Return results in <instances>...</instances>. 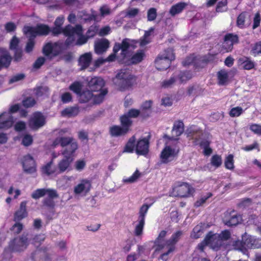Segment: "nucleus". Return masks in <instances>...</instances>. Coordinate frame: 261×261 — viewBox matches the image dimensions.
Masks as SVG:
<instances>
[{
	"label": "nucleus",
	"mask_w": 261,
	"mask_h": 261,
	"mask_svg": "<svg viewBox=\"0 0 261 261\" xmlns=\"http://www.w3.org/2000/svg\"><path fill=\"white\" fill-rule=\"evenodd\" d=\"M227 5V0H220L217 4L216 11L217 12H222L224 11V8Z\"/></svg>",
	"instance_id": "obj_57"
},
{
	"label": "nucleus",
	"mask_w": 261,
	"mask_h": 261,
	"mask_svg": "<svg viewBox=\"0 0 261 261\" xmlns=\"http://www.w3.org/2000/svg\"><path fill=\"white\" fill-rule=\"evenodd\" d=\"M60 144L63 147L67 146L64 151H68L69 152L74 153V152L77 149V145L76 143L70 138H57L53 144L54 147Z\"/></svg>",
	"instance_id": "obj_14"
},
{
	"label": "nucleus",
	"mask_w": 261,
	"mask_h": 261,
	"mask_svg": "<svg viewBox=\"0 0 261 261\" xmlns=\"http://www.w3.org/2000/svg\"><path fill=\"white\" fill-rule=\"evenodd\" d=\"M243 112V110L241 107H236L230 110L229 115L231 117H236L240 116Z\"/></svg>",
	"instance_id": "obj_48"
},
{
	"label": "nucleus",
	"mask_w": 261,
	"mask_h": 261,
	"mask_svg": "<svg viewBox=\"0 0 261 261\" xmlns=\"http://www.w3.org/2000/svg\"><path fill=\"white\" fill-rule=\"evenodd\" d=\"M63 158L58 162L57 169L59 174L71 170V164L73 161V153L68 151H64L62 152Z\"/></svg>",
	"instance_id": "obj_9"
},
{
	"label": "nucleus",
	"mask_w": 261,
	"mask_h": 261,
	"mask_svg": "<svg viewBox=\"0 0 261 261\" xmlns=\"http://www.w3.org/2000/svg\"><path fill=\"white\" fill-rule=\"evenodd\" d=\"M98 29L96 25H91L86 32V35L89 38H92L95 36L98 32Z\"/></svg>",
	"instance_id": "obj_58"
},
{
	"label": "nucleus",
	"mask_w": 261,
	"mask_h": 261,
	"mask_svg": "<svg viewBox=\"0 0 261 261\" xmlns=\"http://www.w3.org/2000/svg\"><path fill=\"white\" fill-rule=\"evenodd\" d=\"M42 172L47 175H57L59 172L57 168H55L53 164V162L50 161L45 165L42 168Z\"/></svg>",
	"instance_id": "obj_32"
},
{
	"label": "nucleus",
	"mask_w": 261,
	"mask_h": 261,
	"mask_svg": "<svg viewBox=\"0 0 261 261\" xmlns=\"http://www.w3.org/2000/svg\"><path fill=\"white\" fill-rule=\"evenodd\" d=\"M22 165L24 172L33 173L36 172V163L33 158L30 154L24 156L22 159Z\"/></svg>",
	"instance_id": "obj_19"
},
{
	"label": "nucleus",
	"mask_w": 261,
	"mask_h": 261,
	"mask_svg": "<svg viewBox=\"0 0 261 261\" xmlns=\"http://www.w3.org/2000/svg\"><path fill=\"white\" fill-rule=\"evenodd\" d=\"M24 74L23 73H18L12 76L10 80L9 83L13 84L22 80L24 78Z\"/></svg>",
	"instance_id": "obj_60"
},
{
	"label": "nucleus",
	"mask_w": 261,
	"mask_h": 261,
	"mask_svg": "<svg viewBox=\"0 0 261 261\" xmlns=\"http://www.w3.org/2000/svg\"><path fill=\"white\" fill-rule=\"evenodd\" d=\"M145 57V51L143 49H139L127 61V64L128 65L137 64L141 62Z\"/></svg>",
	"instance_id": "obj_22"
},
{
	"label": "nucleus",
	"mask_w": 261,
	"mask_h": 261,
	"mask_svg": "<svg viewBox=\"0 0 261 261\" xmlns=\"http://www.w3.org/2000/svg\"><path fill=\"white\" fill-rule=\"evenodd\" d=\"M239 42V37L238 35L231 33H227L224 36L222 50L226 53L231 51L233 45L238 44Z\"/></svg>",
	"instance_id": "obj_12"
},
{
	"label": "nucleus",
	"mask_w": 261,
	"mask_h": 261,
	"mask_svg": "<svg viewBox=\"0 0 261 261\" xmlns=\"http://www.w3.org/2000/svg\"><path fill=\"white\" fill-rule=\"evenodd\" d=\"M50 29L46 25L39 24L36 27H24L23 32L28 37L30 38L27 44L25 51L31 52L34 47V41L32 38H35L37 35H46L49 32Z\"/></svg>",
	"instance_id": "obj_3"
},
{
	"label": "nucleus",
	"mask_w": 261,
	"mask_h": 261,
	"mask_svg": "<svg viewBox=\"0 0 261 261\" xmlns=\"http://www.w3.org/2000/svg\"><path fill=\"white\" fill-rule=\"evenodd\" d=\"M167 234V231L165 230H162L158 238L155 239L154 241V244L156 246H157L158 249H162L164 247V245L161 244V242L163 241L164 238L166 237Z\"/></svg>",
	"instance_id": "obj_38"
},
{
	"label": "nucleus",
	"mask_w": 261,
	"mask_h": 261,
	"mask_svg": "<svg viewBox=\"0 0 261 261\" xmlns=\"http://www.w3.org/2000/svg\"><path fill=\"white\" fill-rule=\"evenodd\" d=\"M205 241L206 244H209V246L214 250L218 251L222 247L224 249L227 248V245L223 243L220 240L218 233H214L212 231H210L205 237Z\"/></svg>",
	"instance_id": "obj_10"
},
{
	"label": "nucleus",
	"mask_w": 261,
	"mask_h": 261,
	"mask_svg": "<svg viewBox=\"0 0 261 261\" xmlns=\"http://www.w3.org/2000/svg\"><path fill=\"white\" fill-rule=\"evenodd\" d=\"M61 98L63 103H66L71 101L72 96L69 92H65L61 95Z\"/></svg>",
	"instance_id": "obj_62"
},
{
	"label": "nucleus",
	"mask_w": 261,
	"mask_h": 261,
	"mask_svg": "<svg viewBox=\"0 0 261 261\" xmlns=\"http://www.w3.org/2000/svg\"><path fill=\"white\" fill-rule=\"evenodd\" d=\"M116 84L121 91L130 88L135 81V76L127 69H122L116 75Z\"/></svg>",
	"instance_id": "obj_5"
},
{
	"label": "nucleus",
	"mask_w": 261,
	"mask_h": 261,
	"mask_svg": "<svg viewBox=\"0 0 261 261\" xmlns=\"http://www.w3.org/2000/svg\"><path fill=\"white\" fill-rule=\"evenodd\" d=\"M121 125H114L109 128V133L112 137H120L126 135L130 130V123L126 118H119Z\"/></svg>",
	"instance_id": "obj_8"
},
{
	"label": "nucleus",
	"mask_w": 261,
	"mask_h": 261,
	"mask_svg": "<svg viewBox=\"0 0 261 261\" xmlns=\"http://www.w3.org/2000/svg\"><path fill=\"white\" fill-rule=\"evenodd\" d=\"M106 62V60L102 58H98L94 61L93 67H90L91 70H95L97 68L99 67L101 65Z\"/></svg>",
	"instance_id": "obj_64"
},
{
	"label": "nucleus",
	"mask_w": 261,
	"mask_h": 261,
	"mask_svg": "<svg viewBox=\"0 0 261 261\" xmlns=\"http://www.w3.org/2000/svg\"><path fill=\"white\" fill-rule=\"evenodd\" d=\"M218 83L223 85L226 83L228 79V73L224 70H221L217 73Z\"/></svg>",
	"instance_id": "obj_36"
},
{
	"label": "nucleus",
	"mask_w": 261,
	"mask_h": 261,
	"mask_svg": "<svg viewBox=\"0 0 261 261\" xmlns=\"http://www.w3.org/2000/svg\"><path fill=\"white\" fill-rule=\"evenodd\" d=\"M69 89L77 95L80 96L82 91V84L80 82H74L70 86Z\"/></svg>",
	"instance_id": "obj_47"
},
{
	"label": "nucleus",
	"mask_w": 261,
	"mask_h": 261,
	"mask_svg": "<svg viewBox=\"0 0 261 261\" xmlns=\"http://www.w3.org/2000/svg\"><path fill=\"white\" fill-rule=\"evenodd\" d=\"M88 85L90 90H83V110L85 111L102 102L108 92L107 88H103L105 82L100 77H92Z\"/></svg>",
	"instance_id": "obj_1"
},
{
	"label": "nucleus",
	"mask_w": 261,
	"mask_h": 261,
	"mask_svg": "<svg viewBox=\"0 0 261 261\" xmlns=\"http://www.w3.org/2000/svg\"><path fill=\"white\" fill-rule=\"evenodd\" d=\"M177 77L181 83L186 82L192 77V73L190 71H180Z\"/></svg>",
	"instance_id": "obj_37"
},
{
	"label": "nucleus",
	"mask_w": 261,
	"mask_h": 261,
	"mask_svg": "<svg viewBox=\"0 0 261 261\" xmlns=\"http://www.w3.org/2000/svg\"><path fill=\"white\" fill-rule=\"evenodd\" d=\"M91 181L83 179V196L85 195L89 192L91 188Z\"/></svg>",
	"instance_id": "obj_54"
},
{
	"label": "nucleus",
	"mask_w": 261,
	"mask_h": 261,
	"mask_svg": "<svg viewBox=\"0 0 261 261\" xmlns=\"http://www.w3.org/2000/svg\"><path fill=\"white\" fill-rule=\"evenodd\" d=\"M147 20L152 21L154 20L157 16L156 9L154 8H150L147 11Z\"/></svg>",
	"instance_id": "obj_50"
},
{
	"label": "nucleus",
	"mask_w": 261,
	"mask_h": 261,
	"mask_svg": "<svg viewBox=\"0 0 261 261\" xmlns=\"http://www.w3.org/2000/svg\"><path fill=\"white\" fill-rule=\"evenodd\" d=\"M110 46V42L107 39H102L95 44V52L100 55L106 52Z\"/></svg>",
	"instance_id": "obj_23"
},
{
	"label": "nucleus",
	"mask_w": 261,
	"mask_h": 261,
	"mask_svg": "<svg viewBox=\"0 0 261 261\" xmlns=\"http://www.w3.org/2000/svg\"><path fill=\"white\" fill-rule=\"evenodd\" d=\"M61 50L62 46L58 43H48L44 46L43 49L44 54L50 58L58 55Z\"/></svg>",
	"instance_id": "obj_18"
},
{
	"label": "nucleus",
	"mask_w": 261,
	"mask_h": 261,
	"mask_svg": "<svg viewBox=\"0 0 261 261\" xmlns=\"http://www.w3.org/2000/svg\"><path fill=\"white\" fill-rule=\"evenodd\" d=\"M249 129L254 134L261 136V125L252 123L250 125Z\"/></svg>",
	"instance_id": "obj_56"
},
{
	"label": "nucleus",
	"mask_w": 261,
	"mask_h": 261,
	"mask_svg": "<svg viewBox=\"0 0 261 261\" xmlns=\"http://www.w3.org/2000/svg\"><path fill=\"white\" fill-rule=\"evenodd\" d=\"M19 43V40L16 37H13L10 42V47L11 50H15V59L16 61H19L21 57L22 53L18 48V45Z\"/></svg>",
	"instance_id": "obj_29"
},
{
	"label": "nucleus",
	"mask_w": 261,
	"mask_h": 261,
	"mask_svg": "<svg viewBox=\"0 0 261 261\" xmlns=\"http://www.w3.org/2000/svg\"><path fill=\"white\" fill-rule=\"evenodd\" d=\"M79 113V110L77 107H70L63 110L61 114L63 116L72 117L76 116Z\"/></svg>",
	"instance_id": "obj_34"
},
{
	"label": "nucleus",
	"mask_w": 261,
	"mask_h": 261,
	"mask_svg": "<svg viewBox=\"0 0 261 261\" xmlns=\"http://www.w3.org/2000/svg\"><path fill=\"white\" fill-rule=\"evenodd\" d=\"M64 17L62 16L57 17L55 21V27L51 30L53 34L58 35L63 33L67 37L66 44L67 45L75 44L81 45L82 44V26L76 25L73 27L67 25L65 28H62L64 22Z\"/></svg>",
	"instance_id": "obj_2"
},
{
	"label": "nucleus",
	"mask_w": 261,
	"mask_h": 261,
	"mask_svg": "<svg viewBox=\"0 0 261 261\" xmlns=\"http://www.w3.org/2000/svg\"><path fill=\"white\" fill-rule=\"evenodd\" d=\"M130 46L129 40L127 38H125L122 40L121 43L118 42L115 43L113 51L118 53L120 50H121L122 55L125 56Z\"/></svg>",
	"instance_id": "obj_21"
},
{
	"label": "nucleus",
	"mask_w": 261,
	"mask_h": 261,
	"mask_svg": "<svg viewBox=\"0 0 261 261\" xmlns=\"http://www.w3.org/2000/svg\"><path fill=\"white\" fill-rule=\"evenodd\" d=\"M152 104V101L150 100H146L142 104L140 109L142 118L146 119L150 116Z\"/></svg>",
	"instance_id": "obj_26"
},
{
	"label": "nucleus",
	"mask_w": 261,
	"mask_h": 261,
	"mask_svg": "<svg viewBox=\"0 0 261 261\" xmlns=\"http://www.w3.org/2000/svg\"><path fill=\"white\" fill-rule=\"evenodd\" d=\"M184 124L182 120H179L175 121L172 129V136L170 137L167 135H165L164 138L167 139L171 141H174V140L176 139L178 140V137L181 136L184 132Z\"/></svg>",
	"instance_id": "obj_16"
},
{
	"label": "nucleus",
	"mask_w": 261,
	"mask_h": 261,
	"mask_svg": "<svg viewBox=\"0 0 261 261\" xmlns=\"http://www.w3.org/2000/svg\"><path fill=\"white\" fill-rule=\"evenodd\" d=\"M45 195V189H39L35 191L32 194V197L34 199L39 198Z\"/></svg>",
	"instance_id": "obj_59"
},
{
	"label": "nucleus",
	"mask_w": 261,
	"mask_h": 261,
	"mask_svg": "<svg viewBox=\"0 0 261 261\" xmlns=\"http://www.w3.org/2000/svg\"><path fill=\"white\" fill-rule=\"evenodd\" d=\"M245 13L242 12L239 15L237 19V25L240 28H243L245 21Z\"/></svg>",
	"instance_id": "obj_53"
},
{
	"label": "nucleus",
	"mask_w": 261,
	"mask_h": 261,
	"mask_svg": "<svg viewBox=\"0 0 261 261\" xmlns=\"http://www.w3.org/2000/svg\"><path fill=\"white\" fill-rule=\"evenodd\" d=\"M210 225L205 223H200L196 225L190 233V237L193 239H197L200 238L205 230L209 228Z\"/></svg>",
	"instance_id": "obj_20"
},
{
	"label": "nucleus",
	"mask_w": 261,
	"mask_h": 261,
	"mask_svg": "<svg viewBox=\"0 0 261 261\" xmlns=\"http://www.w3.org/2000/svg\"><path fill=\"white\" fill-rule=\"evenodd\" d=\"M187 6V4L185 2L178 3L171 7L169 13L171 16H174L182 12Z\"/></svg>",
	"instance_id": "obj_30"
},
{
	"label": "nucleus",
	"mask_w": 261,
	"mask_h": 261,
	"mask_svg": "<svg viewBox=\"0 0 261 261\" xmlns=\"http://www.w3.org/2000/svg\"><path fill=\"white\" fill-rule=\"evenodd\" d=\"M138 116H140L141 117V112L140 110L131 109L128 110L126 114H124L121 115L120 117H124L125 118H126L130 123V126L132 127L133 122L131 118H137Z\"/></svg>",
	"instance_id": "obj_27"
},
{
	"label": "nucleus",
	"mask_w": 261,
	"mask_h": 261,
	"mask_svg": "<svg viewBox=\"0 0 261 261\" xmlns=\"http://www.w3.org/2000/svg\"><path fill=\"white\" fill-rule=\"evenodd\" d=\"M176 76L173 75L169 80L164 81L162 83V86L165 88L170 87L176 81Z\"/></svg>",
	"instance_id": "obj_51"
},
{
	"label": "nucleus",
	"mask_w": 261,
	"mask_h": 261,
	"mask_svg": "<svg viewBox=\"0 0 261 261\" xmlns=\"http://www.w3.org/2000/svg\"><path fill=\"white\" fill-rule=\"evenodd\" d=\"M155 66L158 70H164L168 69L171 65V62L164 59L163 57L158 56L154 61Z\"/></svg>",
	"instance_id": "obj_24"
},
{
	"label": "nucleus",
	"mask_w": 261,
	"mask_h": 261,
	"mask_svg": "<svg viewBox=\"0 0 261 261\" xmlns=\"http://www.w3.org/2000/svg\"><path fill=\"white\" fill-rule=\"evenodd\" d=\"M69 180V177L63 176L57 181V185L60 188L65 187Z\"/></svg>",
	"instance_id": "obj_63"
},
{
	"label": "nucleus",
	"mask_w": 261,
	"mask_h": 261,
	"mask_svg": "<svg viewBox=\"0 0 261 261\" xmlns=\"http://www.w3.org/2000/svg\"><path fill=\"white\" fill-rule=\"evenodd\" d=\"M135 142V137L133 136L130 137L125 146L124 149V151L127 152H133L134 150V148L136 146Z\"/></svg>",
	"instance_id": "obj_39"
},
{
	"label": "nucleus",
	"mask_w": 261,
	"mask_h": 261,
	"mask_svg": "<svg viewBox=\"0 0 261 261\" xmlns=\"http://www.w3.org/2000/svg\"><path fill=\"white\" fill-rule=\"evenodd\" d=\"M150 205V204H144L139 210L138 224L135 227L134 231L135 234L136 236H140L143 233L146 215Z\"/></svg>",
	"instance_id": "obj_11"
},
{
	"label": "nucleus",
	"mask_w": 261,
	"mask_h": 261,
	"mask_svg": "<svg viewBox=\"0 0 261 261\" xmlns=\"http://www.w3.org/2000/svg\"><path fill=\"white\" fill-rule=\"evenodd\" d=\"M140 173L139 171L137 170L135 171V172L133 174V175L128 177L127 178L124 179V182L127 183H133L135 182L138 178L140 177Z\"/></svg>",
	"instance_id": "obj_52"
},
{
	"label": "nucleus",
	"mask_w": 261,
	"mask_h": 261,
	"mask_svg": "<svg viewBox=\"0 0 261 261\" xmlns=\"http://www.w3.org/2000/svg\"><path fill=\"white\" fill-rule=\"evenodd\" d=\"M159 56L163 57L164 59L170 61V62L175 59V55L173 53V50L171 48H168L166 49H165L163 54L159 55Z\"/></svg>",
	"instance_id": "obj_40"
},
{
	"label": "nucleus",
	"mask_w": 261,
	"mask_h": 261,
	"mask_svg": "<svg viewBox=\"0 0 261 261\" xmlns=\"http://www.w3.org/2000/svg\"><path fill=\"white\" fill-rule=\"evenodd\" d=\"M29 238L23 236L21 238H15L9 244V249L13 251H21L24 250L29 244Z\"/></svg>",
	"instance_id": "obj_15"
},
{
	"label": "nucleus",
	"mask_w": 261,
	"mask_h": 261,
	"mask_svg": "<svg viewBox=\"0 0 261 261\" xmlns=\"http://www.w3.org/2000/svg\"><path fill=\"white\" fill-rule=\"evenodd\" d=\"M217 54H208L202 57V62L204 63H208L213 62L216 57Z\"/></svg>",
	"instance_id": "obj_55"
},
{
	"label": "nucleus",
	"mask_w": 261,
	"mask_h": 261,
	"mask_svg": "<svg viewBox=\"0 0 261 261\" xmlns=\"http://www.w3.org/2000/svg\"><path fill=\"white\" fill-rule=\"evenodd\" d=\"M20 109V105H13L10 106L8 112H5L0 115V128L8 129L11 127L14 122L12 114Z\"/></svg>",
	"instance_id": "obj_7"
},
{
	"label": "nucleus",
	"mask_w": 261,
	"mask_h": 261,
	"mask_svg": "<svg viewBox=\"0 0 261 261\" xmlns=\"http://www.w3.org/2000/svg\"><path fill=\"white\" fill-rule=\"evenodd\" d=\"M224 166L226 169L229 170H233L234 168L233 154H229L225 158Z\"/></svg>",
	"instance_id": "obj_42"
},
{
	"label": "nucleus",
	"mask_w": 261,
	"mask_h": 261,
	"mask_svg": "<svg viewBox=\"0 0 261 261\" xmlns=\"http://www.w3.org/2000/svg\"><path fill=\"white\" fill-rule=\"evenodd\" d=\"M150 135L140 139L136 145V152L138 155H146L149 152Z\"/></svg>",
	"instance_id": "obj_17"
},
{
	"label": "nucleus",
	"mask_w": 261,
	"mask_h": 261,
	"mask_svg": "<svg viewBox=\"0 0 261 261\" xmlns=\"http://www.w3.org/2000/svg\"><path fill=\"white\" fill-rule=\"evenodd\" d=\"M213 196V194L211 192L206 193V195L202 196L200 198L198 199L194 203V206L195 207H199L202 206L206 201Z\"/></svg>",
	"instance_id": "obj_35"
},
{
	"label": "nucleus",
	"mask_w": 261,
	"mask_h": 261,
	"mask_svg": "<svg viewBox=\"0 0 261 261\" xmlns=\"http://www.w3.org/2000/svg\"><path fill=\"white\" fill-rule=\"evenodd\" d=\"M232 246L234 249L240 250L244 253L247 251V249L245 248V246L244 245L243 239L242 241L238 240L233 241L232 243Z\"/></svg>",
	"instance_id": "obj_45"
},
{
	"label": "nucleus",
	"mask_w": 261,
	"mask_h": 261,
	"mask_svg": "<svg viewBox=\"0 0 261 261\" xmlns=\"http://www.w3.org/2000/svg\"><path fill=\"white\" fill-rule=\"evenodd\" d=\"M195 189L186 182L176 181L172 187L171 194L175 197L188 198L192 196Z\"/></svg>",
	"instance_id": "obj_6"
},
{
	"label": "nucleus",
	"mask_w": 261,
	"mask_h": 261,
	"mask_svg": "<svg viewBox=\"0 0 261 261\" xmlns=\"http://www.w3.org/2000/svg\"><path fill=\"white\" fill-rule=\"evenodd\" d=\"M27 202L22 201L20 205V208L15 214V218L17 220H21L25 218L27 216V212L26 210Z\"/></svg>",
	"instance_id": "obj_33"
},
{
	"label": "nucleus",
	"mask_w": 261,
	"mask_h": 261,
	"mask_svg": "<svg viewBox=\"0 0 261 261\" xmlns=\"http://www.w3.org/2000/svg\"><path fill=\"white\" fill-rule=\"evenodd\" d=\"M33 141L32 136L29 134H25L22 137L21 144L24 146H29L32 144Z\"/></svg>",
	"instance_id": "obj_49"
},
{
	"label": "nucleus",
	"mask_w": 261,
	"mask_h": 261,
	"mask_svg": "<svg viewBox=\"0 0 261 261\" xmlns=\"http://www.w3.org/2000/svg\"><path fill=\"white\" fill-rule=\"evenodd\" d=\"M222 164V159L220 155L214 154L211 159V164L215 168H218Z\"/></svg>",
	"instance_id": "obj_43"
},
{
	"label": "nucleus",
	"mask_w": 261,
	"mask_h": 261,
	"mask_svg": "<svg viewBox=\"0 0 261 261\" xmlns=\"http://www.w3.org/2000/svg\"><path fill=\"white\" fill-rule=\"evenodd\" d=\"M245 248L247 249H254V237L248 236L243 238Z\"/></svg>",
	"instance_id": "obj_44"
},
{
	"label": "nucleus",
	"mask_w": 261,
	"mask_h": 261,
	"mask_svg": "<svg viewBox=\"0 0 261 261\" xmlns=\"http://www.w3.org/2000/svg\"><path fill=\"white\" fill-rule=\"evenodd\" d=\"M220 240L223 243L229 240L231 238V232L229 230L225 229L222 230L220 233L218 234Z\"/></svg>",
	"instance_id": "obj_46"
},
{
	"label": "nucleus",
	"mask_w": 261,
	"mask_h": 261,
	"mask_svg": "<svg viewBox=\"0 0 261 261\" xmlns=\"http://www.w3.org/2000/svg\"><path fill=\"white\" fill-rule=\"evenodd\" d=\"M46 123V117L40 112H35L30 117L28 124L32 130H38L43 126Z\"/></svg>",
	"instance_id": "obj_13"
},
{
	"label": "nucleus",
	"mask_w": 261,
	"mask_h": 261,
	"mask_svg": "<svg viewBox=\"0 0 261 261\" xmlns=\"http://www.w3.org/2000/svg\"><path fill=\"white\" fill-rule=\"evenodd\" d=\"M11 61V57L8 51L0 48V69L4 67H8Z\"/></svg>",
	"instance_id": "obj_25"
},
{
	"label": "nucleus",
	"mask_w": 261,
	"mask_h": 261,
	"mask_svg": "<svg viewBox=\"0 0 261 261\" xmlns=\"http://www.w3.org/2000/svg\"><path fill=\"white\" fill-rule=\"evenodd\" d=\"M178 144L179 142L176 139L174 141H172L171 143L165 145L160 155V158L163 163H168L177 158L180 151Z\"/></svg>",
	"instance_id": "obj_4"
},
{
	"label": "nucleus",
	"mask_w": 261,
	"mask_h": 261,
	"mask_svg": "<svg viewBox=\"0 0 261 261\" xmlns=\"http://www.w3.org/2000/svg\"><path fill=\"white\" fill-rule=\"evenodd\" d=\"M182 232L180 230L177 231L174 233L170 238L166 241V245L167 247L173 248L174 250H175V244L178 242Z\"/></svg>",
	"instance_id": "obj_28"
},
{
	"label": "nucleus",
	"mask_w": 261,
	"mask_h": 261,
	"mask_svg": "<svg viewBox=\"0 0 261 261\" xmlns=\"http://www.w3.org/2000/svg\"><path fill=\"white\" fill-rule=\"evenodd\" d=\"M243 68L245 70H251L254 68L255 64L254 62L250 60H246L243 62Z\"/></svg>",
	"instance_id": "obj_61"
},
{
	"label": "nucleus",
	"mask_w": 261,
	"mask_h": 261,
	"mask_svg": "<svg viewBox=\"0 0 261 261\" xmlns=\"http://www.w3.org/2000/svg\"><path fill=\"white\" fill-rule=\"evenodd\" d=\"M92 54L87 53L83 54V70L88 68L92 61Z\"/></svg>",
	"instance_id": "obj_41"
},
{
	"label": "nucleus",
	"mask_w": 261,
	"mask_h": 261,
	"mask_svg": "<svg viewBox=\"0 0 261 261\" xmlns=\"http://www.w3.org/2000/svg\"><path fill=\"white\" fill-rule=\"evenodd\" d=\"M240 221V217L237 214H230L228 217H226L224 223L228 226H236Z\"/></svg>",
	"instance_id": "obj_31"
}]
</instances>
